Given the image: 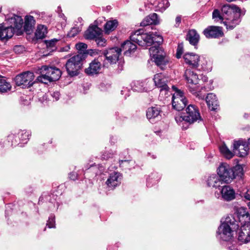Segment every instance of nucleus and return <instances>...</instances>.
I'll use <instances>...</instances> for the list:
<instances>
[{
	"mask_svg": "<svg viewBox=\"0 0 250 250\" xmlns=\"http://www.w3.org/2000/svg\"><path fill=\"white\" fill-rule=\"evenodd\" d=\"M14 138V135H10L9 136V139L10 140Z\"/></svg>",
	"mask_w": 250,
	"mask_h": 250,
	"instance_id": "obj_59",
	"label": "nucleus"
},
{
	"mask_svg": "<svg viewBox=\"0 0 250 250\" xmlns=\"http://www.w3.org/2000/svg\"><path fill=\"white\" fill-rule=\"evenodd\" d=\"M118 25V22L116 20L107 21L104 26L105 32L109 34L111 31L114 30L117 28Z\"/></svg>",
	"mask_w": 250,
	"mask_h": 250,
	"instance_id": "obj_31",
	"label": "nucleus"
},
{
	"mask_svg": "<svg viewBox=\"0 0 250 250\" xmlns=\"http://www.w3.org/2000/svg\"><path fill=\"white\" fill-rule=\"evenodd\" d=\"M233 170V175L234 176V179L236 177H242L243 175V168L242 166L240 165H237L235 167L232 168Z\"/></svg>",
	"mask_w": 250,
	"mask_h": 250,
	"instance_id": "obj_36",
	"label": "nucleus"
},
{
	"mask_svg": "<svg viewBox=\"0 0 250 250\" xmlns=\"http://www.w3.org/2000/svg\"><path fill=\"white\" fill-rule=\"evenodd\" d=\"M223 18L227 21L223 23L226 28L232 29L240 21V9L234 5H224L221 9Z\"/></svg>",
	"mask_w": 250,
	"mask_h": 250,
	"instance_id": "obj_2",
	"label": "nucleus"
},
{
	"mask_svg": "<svg viewBox=\"0 0 250 250\" xmlns=\"http://www.w3.org/2000/svg\"><path fill=\"white\" fill-rule=\"evenodd\" d=\"M123 65L121 64V65L120 66V67H119L120 70H119V72L121 71L123 69Z\"/></svg>",
	"mask_w": 250,
	"mask_h": 250,
	"instance_id": "obj_58",
	"label": "nucleus"
},
{
	"mask_svg": "<svg viewBox=\"0 0 250 250\" xmlns=\"http://www.w3.org/2000/svg\"><path fill=\"white\" fill-rule=\"evenodd\" d=\"M112 155L113 154L111 153L107 154V155H105V154H104L102 156V158L103 159H107L108 158L111 157Z\"/></svg>",
	"mask_w": 250,
	"mask_h": 250,
	"instance_id": "obj_52",
	"label": "nucleus"
},
{
	"mask_svg": "<svg viewBox=\"0 0 250 250\" xmlns=\"http://www.w3.org/2000/svg\"><path fill=\"white\" fill-rule=\"evenodd\" d=\"M229 249H230V250H237L236 249H235L234 248H233V249H231V248H229Z\"/></svg>",
	"mask_w": 250,
	"mask_h": 250,
	"instance_id": "obj_61",
	"label": "nucleus"
},
{
	"mask_svg": "<svg viewBox=\"0 0 250 250\" xmlns=\"http://www.w3.org/2000/svg\"><path fill=\"white\" fill-rule=\"evenodd\" d=\"M11 86L10 83L6 82L4 79H0V92H6L11 89Z\"/></svg>",
	"mask_w": 250,
	"mask_h": 250,
	"instance_id": "obj_35",
	"label": "nucleus"
},
{
	"mask_svg": "<svg viewBox=\"0 0 250 250\" xmlns=\"http://www.w3.org/2000/svg\"><path fill=\"white\" fill-rule=\"evenodd\" d=\"M220 151L221 153L227 158L229 159L233 157L234 153L231 152L226 146L225 144H223L220 147Z\"/></svg>",
	"mask_w": 250,
	"mask_h": 250,
	"instance_id": "obj_33",
	"label": "nucleus"
},
{
	"mask_svg": "<svg viewBox=\"0 0 250 250\" xmlns=\"http://www.w3.org/2000/svg\"><path fill=\"white\" fill-rule=\"evenodd\" d=\"M238 239L242 243L250 242V222H246L241 226Z\"/></svg>",
	"mask_w": 250,
	"mask_h": 250,
	"instance_id": "obj_14",
	"label": "nucleus"
},
{
	"mask_svg": "<svg viewBox=\"0 0 250 250\" xmlns=\"http://www.w3.org/2000/svg\"><path fill=\"white\" fill-rule=\"evenodd\" d=\"M121 52L119 48H112L107 51V52L105 54V57L106 60L110 64H112L116 62Z\"/></svg>",
	"mask_w": 250,
	"mask_h": 250,
	"instance_id": "obj_20",
	"label": "nucleus"
},
{
	"mask_svg": "<svg viewBox=\"0 0 250 250\" xmlns=\"http://www.w3.org/2000/svg\"><path fill=\"white\" fill-rule=\"evenodd\" d=\"M238 227L239 225L233 215H228L218 229V235L222 240L229 241L232 238L234 232Z\"/></svg>",
	"mask_w": 250,
	"mask_h": 250,
	"instance_id": "obj_1",
	"label": "nucleus"
},
{
	"mask_svg": "<svg viewBox=\"0 0 250 250\" xmlns=\"http://www.w3.org/2000/svg\"><path fill=\"white\" fill-rule=\"evenodd\" d=\"M159 22L158 15L156 13H153L146 17L140 24L142 26H146L151 24H157Z\"/></svg>",
	"mask_w": 250,
	"mask_h": 250,
	"instance_id": "obj_28",
	"label": "nucleus"
},
{
	"mask_svg": "<svg viewBox=\"0 0 250 250\" xmlns=\"http://www.w3.org/2000/svg\"><path fill=\"white\" fill-rule=\"evenodd\" d=\"M217 174L222 181L229 183L234 179L232 167L227 163H223L220 165L217 169Z\"/></svg>",
	"mask_w": 250,
	"mask_h": 250,
	"instance_id": "obj_9",
	"label": "nucleus"
},
{
	"mask_svg": "<svg viewBox=\"0 0 250 250\" xmlns=\"http://www.w3.org/2000/svg\"><path fill=\"white\" fill-rule=\"evenodd\" d=\"M34 78L33 72L27 71L17 75L15 78V81L18 86L23 85L28 87L32 86L35 83Z\"/></svg>",
	"mask_w": 250,
	"mask_h": 250,
	"instance_id": "obj_10",
	"label": "nucleus"
},
{
	"mask_svg": "<svg viewBox=\"0 0 250 250\" xmlns=\"http://www.w3.org/2000/svg\"><path fill=\"white\" fill-rule=\"evenodd\" d=\"M38 71L41 75L37 77V80L45 84L58 80L62 74L59 69L54 67H49L46 65L42 66Z\"/></svg>",
	"mask_w": 250,
	"mask_h": 250,
	"instance_id": "obj_4",
	"label": "nucleus"
},
{
	"mask_svg": "<svg viewBox=\"0 0 250 250\" xmlns=\"http://www.w3.org/2000/svg\"><path fill=\"white\" fill-rule=\"evenodd\" d=\"M14 51L16 53H21L24 51V47L21 45H16L14 47Z\"/></svg>",
	"mask_w": 250,
	"mask_h": 250,
	"instance_id": "obj_47",
	"label": "nucleus"
},
{
	"mask_svg": "<svg viewBox=\"0 0 250 250\" xmlns=\"http://www.w3.org/2000/svg\"><path fill=\"white\" fill-rule=\"evenodd\" d=\"M35 21L32 16H26L25 18L24 30L27 34H30L33 30Z\"/></svg>",
	"mask_w": 250,
	"mask_h": 250,
	"instance_id": "obj_27",
	"label": "nucleus"
},
{
	"mask_svg": "<svg viewBox=\"0 0 250 250\" xmlns=\"http://www.w3.org/2000/svg\"><path fill=\"white\" fill-rule=\"evenodd\" d=\"M204 35L207 38H218L223 36L222 28L217 26H209L205 28L203 32Z\"/></svg>",
	"mask_w": 250,
	"mask_h": 250,
	"instance_id": "obj_15",
	"label": "nucleus"
},
{
	"mask_svg": "<svg viewBox=\"0 0 250 250\" xmlns=\"http://www.w3.org/2000/svg\"><path fill=\"white\" fill-rule=\"evenodd\" d=\"M59 15H60V17H61L62 18H63L64 20H65V17L64 15H63V14L60 13Z\"/></svg>",
	"mask_w": 250,
	"mask_h": 250,
	"instance_id": "obj_55",
	"label": "nucleus"
},
{
	"mask_svg": "<svg viewBox=\"0 0 250 250\" xmlns=\"http://www.w3.org/2000/svg\"><path fill=\"white\" fill-rule=\"evenodd\" d=\"M200 39L199 35L194 29L190 30L187 36V39L193 45H196Z\"/></svg>",
	"mask_w": 250,
	"mask_h": 250,
	"instance_id": "obj_30",
	"label": "nucleus"
},
{
	"mask_svg": "<svg viewBox=\"0 0 250 250\" xmlns=\"http://www.w3.org/2000/svg\"><path fill=\"white\" fill-rule=\"evenodd\" d=\"M14 33L12 26L4 27L3 24H0V40L1 41L9 39L13 36Z\"/></svg>",
	"mask_w": 250,
	"mask_h": 250,
	"instance_id": "obj_23",
	"label": "nucleus"
},
{
	"mask_svg": "<svg viewBox=\"0 0 250 250\" xmlns=\"http://www.w3.org/2000/svg\"><path fill=\"white\" fill-rule=\"evenodd\" d=\"M243 197L246 199L250 201V188L248 189L247 191L244 193Z\"/></svg>",
	"mask_w": 250,
	"mask_h": 250,
	"instance_id": "obj_49",
	"label": "nucleus"
},
{
	"mask_svg": "<svg viewBox=\"0 0 250 250\" xmlns=\"http://www.w3.org/2000/svg\"><path fill=\"white\" fill-rule=\"evenodd\" d=\"M51 95L57 101L59 100L60 94L59 92L57 91L53 92Z\"/></svg>",
	"mask_w": 250,
	"mask_h": 250,
	"instance_id": "obj_51",
	"label": "nucleus"
},
{
	"mask_svg": "<svg viewBox=\"0 0 250 250\" xmlns=\"http://www.w3.org/2000/svg\"><path fill=\"white\" fill-rule=\"evenodd\" d=\"M77 23H79V24H81V27H82L83 25V19L82 18H78L77 19V21H76Z\"/></svg>",
	"mask_w": 250,
	"mask_h": 250,
	"instance_id": "obj_54",
	"label": "nucleus"
},
{
	"mask_svg": "<svg viewBox=\"0 0 250 250\" xmlns=\"http://www.w3.org/2000/svg\"><path fill=\"white\" fill-rule=\"evenodd\" d=\"M85 168H86V169H88V168H89V167H85Z\"/></svg>",
	"mask_w": 250,
	"mask_h": 250,
	"instance_id": "obj_62",
	"label": "nucleus"
},
{
	"mask_svg": "<svg viewBox=\"0 0 250 250\" xmlns=\"http://www.w3.org/2000/svg\"><path fill=\"white\" fill-rule=\"evenodd\" d=\"M124 162H128L127 161H126V160H121L120 161V164L121 165Z\"/></svg>",
	"mask_w": 250,
	"mask_h": 250,
	"instance_id": "obj_57",
	"label": "nucleus"
},
{
	"mask_svg": "<svg viewBox=\"0 0 250 250\" xmlns=\"http://www.w3.org/2000/svg\"><path fill=\"white\" fill-rule=\"evenodd\" d=\"M220 189L221 198L223 200L229 202L235 198V190L230 186L228 185L224 186L221 187Z\"/></svg>",
	"mask_w": 250,
	"mask_h": 250,
	"instance_id": "obj_16",
	"label": "nucleus"
},
{
	"mask_svg": "<svg viewBox=\"0 0 250 250\" xmlns=\"http://www.w3.org/2000/svg\"><path fill=\"white\" fill-rule=\"evenodd\" d=\"M223 184V181L219 176L215 174L210 175L207 179V184L208 187L219 188H221V185Z\"/></svg>",
	"mask_w": 250,
	"mask_h": 250,
	"instance_id": "obj_24",
	"label": "nucleus"
},
{
	"mask_svg": "<svg viewBox=\"0 0 250 250\" xmlns=\"http://www.w3.org/2000/svg\"><path fill=\"white\" fill-rule=\"evenodd\" d=\"M101 58L94 59L90 64L89 67L85 69V72L88 75H94L99 73L101 69Z\"/></svg>",
	"mask_w": 250,
	"mask_h": 250,
	"instance_id": "obj_17",
	"label": "nucleus"
},
{
	"mask_svg": "<svg viewBox=\"0 0 250 250\" xmlns=\"http://www.w3.org/2000/svg\"><path fill=\"white\" fill-rule=\"evenodd\" d=\"M121 177V174L118 172L110 173L106 181L107 186L111 189H114L120 184Z\"/></svg>",
	"mask_w": 250,
	"mask_h": 250,
	"instance_id": "obj_18",
	"label": "nucleus"
},
{
	"mask_svg": "<svg viewBox=\"0 0 250 250\" xmlns=\"http://www.w3.org/2000/svg\"><path fill=\"white\" fill-rule=\"evenodd\" d=\"M82 55H77L73 56L67 60L65 68L68 74L70 76L77 75L82 67Z\"/></svg>",
	"mask_w": 250,
	"mask_h": 250,
	"instance_id": "obj_7",
	"label": "nucleus"
},
{
	"mask_svg": "<svg viewBox=\"0 0 250 250\" xmlns=\"http://www.w3.org/2000/svg\"><path fill=\"white\" fill-rule=\"evenodd\" d=\"M15 142H14V141H12V145L16 146L17 145L18 141L16 139H15Z\"/></svg>",
	"mask_w": 250,
	"mask_h": 250,
	"instance_id": "obj_56",
	"label": "nucleus"
},
{
	"mask_svg": "<svg viewBox=\"0 0 250 250\" xmlns=\"http://www.w3.org/2000/svg\"><path fill=\"white\" fill-rule=\"evenodd\" d=\"M87 44L83 42L77 43L76 45L77 49L81 51H83L84 49L87 48Z\"/></svg>",
	"mask_w": 250,
	"mask_h": 250,
	"instance_id": "obj_46",
	"label": "nucleus"
},
{
	"mask_svg": "<svg viewBox=\"0 0 250 250\" xmlns=\"http://www.w3.org/2000/svg\"><path fill=\"white\" fill-rule=\"evenodd\" d=\"M12 22L14 23V26L12 28L14 29V32L18 36L21 35L22 34V25L23 20L21 16L14 15L13 18H11Z\"/></svg>",
	"mask_w": 250,
	"mask_h": 250,
	"instance_id": "obj_25",
	"label": "nucleus"
},
{
	"mask_svg": "<svg viewBox=\"0 0 250 250\" xmlns=\"http://www.w3.org/2000/svg\"><path fill=\"white\" fill-rule=\"evenodd\" d=\"M153 81L155 85L161 88V91H168L169 87L167 85V83L169 81V78L166 74L163 73H159L154 75L153 77Z\"/></svg>",
	"mask_w": 250,
	"mask_h": 250,
	"instance_id": "obj_13",
	"label": "nucleus"
},
{
	"mask_svg": "<svg viewBox=\"0 0 250 250\" xmlns=\"http://www.w3.org/2000/svg\"><path fill=\"white\" fill-rule=\"evenodd\" d=\"M238 212L242 218L245 217L246 222H250V215L248 211H247V209L245 208L241 207L238 210Z\"/></svg>",
	"mask_w": 250,
	"mask_h": 250,
	"instance_id": "obj_37",
	"label": "nucleus"
},
{
	"mask_svg": "<svg viewBox=\"0 0 250 250\" xmlns=\"http://www.w3.org/2000/svg\"><path fill=\"white\" fill-rule=\"evenodd\" d=\"M133 90L137 92H142L144 90L143 87V83L139 82H137L134 83V85L132 87Z\"/></svg>",
	"mask_w": 250,
	"mask_h": 250,
	"instance_id": "obj_43",
	"label": "nucleus"
},
{
	"mask_svg": "<svg viewBox=\"0 0 250 250\" xmlns=\"http://www.w3.org/2000/svg\"><path fill=\"white\" fill-rule=\"evenodd\" d=\"M161 108L158 106H152L148 108L146 110V115L149 120L157 118L160 116Z\"/></svg>",
	"mask_w": 250,
	"mask_h": 250,
	"instance_id": "obj_29",
	"label": "nucleus"
},
{
	"mask_svg": "<svg viewBox=\"0 0 250 250\" xmlns=\"http://www.w3.org/2000/svg\"><path fill=\"white\" fill-rule=\"evenodd\" d=\"M249 146L247 141L243 139L234 141L233 152L236 155L243 157L248 154Z\"/></svg>",
	"mask_w": 250,
	"mask_h": 250,
	"instance_id": "obj_12",
	"label": "nucleus"
},
{
	"mask_svg": "<svg viewBox=\"0 0 250 250\" xmlns=\"http://www.w3.org/2000/svg\"><path fill=\"white\" fill-rule=\"evenodd\" d=\"M206 101L208 108L211 110H216L218 106V102L216 96L213 93H209L206 98Z\"/></svg>",
	"mask_w": 250,
	"mask_h": 250,
	"instance_id": "obj_26",
	"label": "nucleus"
},
{
	"mask_svg": "<svg viewBox=\"0 0 250 250\" xmlns=\"http://www.w3.org/2000/svg\"><path fill=\"white\" fill-rule=\"evenodd\" d=\"M94 40H95L98 46L101 47L105 46L106 40L102 37V35Z\"/></svg>",
	"mask_w": 250,
	"mask_h": 250,
	"instance_id": "obj_42",
	"label": "nucleus"
},
{
	"mask_svg": "<svg viewBox=\"0 0 250 250\" xmlns=\"http://www.w3.org/2000/svg\"><path fill=\"white\" fill-rule=\"evenodd\" d=\"M46 225L49 228H55V218L54 217L50 216L48 220L47 221Z\"/></svg>",
	"mask_w": 250,
	"mask_h": 250,
	"instance_id": "obj_45",
	"label": "nucleus"
},
{
	"mask_svg": "<svg viewBox=\"0 0 250 250\" xmlns=\"http://www.w3.org/2000/svg\"><path fill=\"white\" fill-rule=\"evenodd\" d=\"M58 40L53 39L50 41H46V47L48 50L50 51H54L56 49V43L57 42Z\"/></svg>",
	"mask_w": 250,
	"mask_h": 250,
	"instance_id": "obj_39",
	"label": "nucleus"
},
{
	"mask_svg": "<svg viewBox=\"0 0 250 250\" xmlns=\"http://www.w3.org/2000/svg\"><path fill=\"white\" fill-rule=\"evenodd\" d=\"M78 175L74 172H71L69 175V177L71 180H75L77 179Z\"/></svg>",
	"mask_w": 250,
	"mask_h": 250,
	"instance_id": "obj_48",
	"label": "nucleus"
},
{
	"mask_svg": "<svg viewBox=\"0 0 250 250\" xmlns=\"http://www.w3.org/2000/svg\"><path fill=\"white\" fill-rule=\"evenodd\" d=\"M183 53V44L179 43L177 48V52L176 56L177 58L179 59L181 57L182 54Z\"/></svg>",
	"mask_w": 250,
	"mask_h": 250,
	"instance_id": "obj_44",
	"label": "nucleus"
},
{
	"mask_svg": "<svg viewBox=\"0 0 250 250\" xmlns=\"http://www.w3.org/2000/svg\"><path fill=\"white\" fill-rule=\"evenodd\" d=\"M142 31L138 30L132 34L130 37V40L143 47L150 46V42L151 40L149 34L143 33Z\"/></svg>",
	"mask_w": 250,
	"mask_h": 250,
	"instance_id": "obj_11",
	"label": "nucleus"
},
{
	"mask_svg": "<svg viewBox=\"0 0 250 250\" xmlns=\"http://www.w3.org/2000/svg\"><path fill=\"white\" fill-rule=\"evenodd\" d=\"M47 33V27L43 25H39L35 32V36L37 39L44 38Z\"/></svg>",
	"mask_w": 250,
	"mask_h": 250,
	"instance_id": "obj_32",
	"label": "nucleus"
},
{
	"mask_svg": "<svg viewBox=\"0 0 250 250\" xmlns=\"http://www.w3.org/2000/svg\"><path fill=\"white\" fill-rule=\"evenodd\" d=\"M172 88L175 92L173 94L172 104L174 109L180 111L183 109L187 104V100L184 95V92L178 89L175 86Z\"/></svg>",
	"mask_w": 250,
	"mask_h": 250,
	"instance_id": "obj_8",
	"label": "nucleus"
},
{
	"mask_svg": "<svg viewBox=\"0 0 250 250\" xmlns=\"http://www.w3.org/2000/svg\"><path fill=\"white\" fill-rule=\"evenodd\" d=\"M149 52L155 64L163 69L169 61V59L164 50L160 46H153L150 47Z\"/></svg>",
	"mask_w": 250,
	"mask_h": 250,
	"instance_id": "obj_6",
	"label": "nucleus"
},
{
	"mask_svg": "<svg viewBox=\"0 0 250 250\" xmlns=\"http://www.w3.org/2000/svg\"><path fill=\"white\" fill-rule=\"evenodd\" d=\"M186 113L183 114L176 115L175 119L176 122L184 127L183 123H187L191 124L197 121L201 120V117L197 107L193 104L189 105L186 108Z\"/></svg>",
	"mask_w": 250,
	"mask_h": 250,
	"instance_id": "obj_3",
	"label": "nucleus"
},
{
	"mask_svg": "<svg viewBox=\"0 0 250 250\" xmlns=\"http://www.w3.org/2000/svg\"><path fill=\"white\" fill-rule=\"evenodd\" d=\"M91 167H94V166L93 165H91ZM94 168H98L99 169L100 172H101L102 171H103L104 170V167L102 166H99L98 167H97L96 166H95Z\"/></svg>",
	"mask_w": 250,
	"mask_h": 250,
	"instance_id": "obj_53",
	"label": "nucleus"
},
{
	"mask_svg": "<svg viewBox=\"0 0 250 250\" xmlns=\"http://www.w3.org/2000/svg\"><path fill=\"white\" fill-rule=\"evenodd\" d=\"M185 63L192 67L196 68L199 66L200 57L193 53H187L183 56Z\"/></svg>",
	"mask_w": 250,
	"mask_h": 250,
	"instance_id": "obj_19",
	"label": "nucleus"
},
{
	"mask_svg": "<svg viewBox=\"0 0 250 250\" xmlns=\"http://www.w3.org/2000/svg\"><path fill=\"white\" fill-rule=\"evenodd\" d=\"M149 37L151 40L150 42V46L152 43H156L158 45V46H159V45L162 43L163 41V38L162 36L157 34L156 33L149 34Z\"/></svg>",
	"mask_w": 250,
	"mask_h": 250,
	"instance_id": "obj_34",
	"label": "nucleus"
},
{
	"mask_svg": "<svg viewBox=\"0 0 250 250\" xmlns=\"http://www.w3.org/2000/svg\"><path fill=\"white\" fill-rule=\"evenodd\" d=\"M102 34V30L96 25L89 26L85 33V38L88 40H94Z\"/></svg>",
	"mask_w": 250,
	"mask_h": 250,
	"instance_id": "obj_22",
	"label": "nucleus"
},
{
	"mask_svg": "<svg viewBox=\"0 0 250 250\" xmlns=\"http://www.w3.org/2000/svg\"><path fill=\"white\" fill-rule=\"evenodd\" d=\"M212 18L217 21H220L222 22L224 19L223 18L222 13H220V11L218 9H215L212 13Z\"/></svg>",
	"mask_w": 250,
	"mask_h": 250,
	"instance_id": "obj_41",
	"label": "nucleus"
},
{
	"mask_svg": "<svg viewBox=\"0 0 250 250\" xmlns=\"http://www.w3.org/2000/svg\"><path fill=\"white\" fill-rule=\"evenodd\" d=\"M184 77L188 84L189 91L199 99H203L204 96L200 95L202 87L199 85L200 79L198 75L190 69H187L185 71Z\"/></svg>",
	"mask_w": 250,
	"mask_h": 250,
	"instance_id": "obj_5",
	"label": "nucleus"
},
{
	"mask_svg": "<svg viewBox=\"0 0 250 250\" xmlns=\"http://www.w3.org/2000/svg\"><path fill=\"white\" fill-rule=\"evenodd\" d=\"M82 28L81 24L75 25V26L71 28L68 35L70 37H74L82 30Z\"/></svg>",
	"mask_w": 250,
	"mask_h": 250,
	"instance_id": "obj_40",
	"label": "nucleus"
},
{
	"mask_svg": "<svg viewBox=\"0 0 250 250\" xmlns=\"http://www.w3.org/2000/svg\"><path fill=\"white\" fill-rule=\"evenodd\" d=\"M248 207H249V208H250V202H249V203L248 204Z\"/></svg>",
	"mask_w": 250,
	"mask_h": 250,
	"instance_id": "obj_60",
	"label": "nucleus"
},
{
	"mask_svg": "<svg viewBox=\"0 0 250 250\" xmlns=\"http://www.w3.org/2000/svg\"><path fill=\"white\" fill-rule=\"evenodd\" d=\"M136 48V45L133 43L131 41L127 40L122 44L121 47L119 49L120 52L123 51L125 55L129 56L135 51Z\"/></svg>",
	"mask_w": 250,
	"mask_h": 250,
	"instance_id": "obj_21",
	"label": "nucleus"
},
{
	"mask_svg": "<svg viewBox=\"0 0 250 250\" xmlns=\"http://www.w3.org/2000/svg\"><path fill=\"white\" fill-rule=\"evenodd\" d=\"M17 135L20 140L22 141L23 143H25L28 140L29 133L25 130H21L19 131ZM17 137V136H16V138Z\"/></svg>",
	"mask_w": 250,
	"mask_h": 250,
	"instance_id": "obj_38",
	"label": "nucleus"
},
{
	"mask_svg": "<svg viewBox=\"0 0 250 250\" xmlns=\"http://www.w3.org/2000/svg\"><path fill=\"white\" fill-rule=\"evenodd\" d=\"M181 22V16H178L176 17L175 19V26L178 27L179 26L180 23Z\"/></svg>",
	"mask_w": 250,
	"mask_h": 250,
	"instance_id": "obj_50",
	"label": "nucleus"
}]
</instances>
